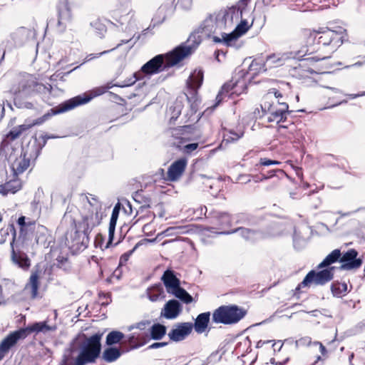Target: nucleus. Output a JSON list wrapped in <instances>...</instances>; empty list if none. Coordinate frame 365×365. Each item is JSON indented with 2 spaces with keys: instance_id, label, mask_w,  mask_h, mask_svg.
I'll return each mask as SVG.
<instances>
[{
  "instance_id": "nucleus-1",
  "label": "nucleus",
  "mask_w": 365,
  "mask_h": 365,
  "mask_svg": "<svg viewBox=\"0 0 365 365\" xmlns=\"http://www.w3.org/2000/svg\"><path fill=\"white\" fill-rule=\"evenodd\" d=\"M304 34L309 46L296 52L269 55L264 66L278 67L291 58L316 62L325 60L329 58L344 43L349 41L347 30L340 26L330 25L317 29H307Z\"/></svg>"
},
{
  "instance_id": "nucleus-2",
  "label": "nucleus",
  "mask_w": 365,
  "mask_h": 365,
  "mask_svg": "<svg viewBox=\"0 0 365 365\" xmlns=\"http://www.w3.org/2000/svg\"><path fill=\"white\" fill-rule=\"evenodd\" d=\"M52 86L49 83H43L32 74L20 73L12 84L10 92L13 96L14 104L19 108L32 109L34 104L27 98L39 96L45 102L50 100Z\"/></svg>"
},
{
  "instance_id": "nucleus-3",
  "label": "nucleus",
  "mask_w": 365,
  "mask_h": 365,
  "mask_svg": "<svg viewBox=\"0 0 365 365\" xmlns=\"http://www.w3.org/2000/svg\"><path fill=\"white\" fill-rule=\"evenodd\" d=\"M103 334H95L86 337L78 347L73 344L64 349L58 365H86L96 363L101 353V338Z\"/></svg>"
},
{
  "instance_id": "nucleus-4",
  "label": "nucleus",
  "mask_w": 365,
  "mask_h": 365,
  "mask_svg": "<svg viewBox=\"0 0 365 365\" xmlns=\"http://www.w3.org/2000/svg\"><path fill=\"white\" fill-rule=\"evenodd\" d=\"M242 17V10L239 7L232 6L225 11L222 14H210L201 24V25L189 36L187 41L180 44L183 48H190V55L197 49L202 42V35L208 38L215 34L220 24H226L227 21L232 23Z\"/></svg>"
},
{
  "instance_id": "nucleus-5",
  "label": "nucleus",
  "mask_w": 365,
  "mask_h": 365,
  "mask_svg": "<svg viewBox=\"0 0 365 365\" xmlns=\"http://www.w3.org/2000/svg\"><path fill=\"white\" fill-rule=\"evenodd\" d=\"M190 48H183L180 45L166 55L159 54L146 62L139 71L141 76H152L180 63L190 55Z\"/></svg>"
},
{
  "instance_id": "nucleus-6",
  "label": "nucleus",
  "mask_w": 365,
  "mask_h": 365,
  "mask_svg": "<svg viewBox=\"0 0 365 365\" xmlns=\"http://www.w3.org/2000/svg\"><path fill=\"white\" fill-rule=\"evenodd\" d=\"M76 230L66 237V245L73 251L85 250L89 243V235L97 225L81 220L75 225Z\"/></svg>"
},
{
  "instance_id": "nucleus-7",
  "label": "nucleus",
  "mask_w": 365,
  "mask_h": 365,
  "mask_svg": "<svg viewBox=\"0 0 365 365\" xmlns=\"http://www.w3.org/2000/svg\"><path fill=\"white\" fill-rule=\"evenodd\" d=\"M34 150L29 143L26 148H22L21 154L17 156L15 154V150L10 151L7 154V159L9 164L11 171L14 177H18L19 175L24 173L31 165V161H35L38 156H34L33 151Z\"/></svg>"
},
{
  "instance_id": "nucleus-8",
  "label": "nucleus",
  "mask_w": 365,
  "mask_h": 365,
  "mask_svg": "<svg viewBox=\"0 0 365 365\" xmlns=\"http://www.w3.org/2000/svg\"><path fill=\"white\" fill-rule=\"evenodd\" d=\"M57 327L56 325H48L47 321L36 322L28 325L26 327L20 328L19 329L10 333L4 339L9 347H13L19 340L24 339L29 334L35 333L47 334L50 331H55Z\"/></svg>"
},
{
  "instance_id": "nucleus-9",
  "label": "nucleus",
  "mask_w": 365,
  "mask_h": 365,
  "mask_svg": "<svg viewBox=\"0 0 365 365\" xmlns=\"http://www.w3.org/2000/svg\"><path fill=\"white\" fill-rule=\"evenodd\" d=\"M262 109V115H259V118L267 115V120L269 123H279L284 122L287 115L292 113L289 110V106L286 102H279L278 99L273 101H262L260 105Z\"/></svg>"
},
{
  "instance_id": "nucleus-10",
  "label": "nucleus",
  "mask_w": 365,
  "mask_h": 365,
  "mask_svg": "<svg viewBox=\"0 0 365 365\" xmlns=\"http://www.w3.org/2000/svg\"><path fill=\"white\" fill-rule=\"evenodd\" d=\"M132 0H118V9L112 11V17L120 25L127 24L124 31L128 33L132 38L135 35L136 26L133 20L134 12L130 7Z\"/></svg>"
},
{
  "instance_id": "nucleus-11",
  "label": "nucleus",
  "mask_w": 365,
  "mask_h": 365,
  "mask_svg": "<svg viewBox=\"0 0 365 365\" xmlns=\"http://www.w3.org/2000/svg\"><path fill=\"white\" fill-rule=\"evenodd\" d=\"M247 311L237 305L221 306L212 313V322L217 324H232L240 321Z\"/></svg>"
},
{
  "instance_id": "nucleus-12",
  "label": "nucleus",
  "mask_w": 365,
  "mask_h": 365,
  "mask_svg": "<svg viewBox=\"0 0 365 365\" xmlns=\"http://www.w3.org/2000/svg\"><path fill=\"white\" fill-rule=\"evenodd\" d=\"M58 19H51L47 23V27H54L59 33L66 31L73 19L71 6L68 0H59L56 6Z\"/></svg>"
},
{
  "instance_id": "nucleus-13",
  "label": "nucleus",
  "mask_w": 365,
  "mask_h": 365,
  "mask_svg": "<svg viewBox=\"0 0 365 365\" xmlns=\"http://www.w3.org/2000/svg\"><path fill=\"white\" fill-rule=\"evenodd\" d=\"M334 267H330L319 272L314 269L309 271L302 282L296 287V292H299L302 288L309 287L312 284L324 285L332 280L334 277Z\"/></svg>"
},
{
  "instance_id": "nucleus-14",
  "label": "nucleus",
  "mask_w": 365,
  "mask_h": 365,
  "mask_svg": "<svg viewBox=\"0 0 365 365\" xmlns=\"http://www.w3.org/2000/svg\"><path fill=\"white\" fill-rule=\"evenodd\" d=\"M92 97H81V96H77L74 98H72L63 103L60 104L58 107H55L51 108L49 111L45 113L43 116L36 119L34 122V125H40L48 120L51 116L54 115H57L59 113H64L69 110H71L76 106L83 105L91 98Z\"/></svg>"
},
{
  "instance_id": "nucleus-15",
  "label": "nucleus",
  "mask_w": 365,
  "mask_h": 365,
  "mask_svg": "<svg viewBox=\"0 0 365 365\" xmlns=\"http://www.w3.org/2000/svg\"><path fill=\"white\" fill-rule=\"evenodd\" d=\"M87 204L82 211V220L98 226L102 220V204L94 195L86 196Z\"/></svg>"
},
{
  "instance_id": "nucleus-16",
  "label": "nucleus",
  "mask_w": 365,
  "mask_h": 365,
  "mask_svg": "<svg viewBox=\"0 0 365 365\" xmlns=\"http://www.w3.org/2000/svg\"><path fill=\"white\" fill-rule=\"evenodd\" d=\"M29 125H20L13 128L3 138L0 143V168H5L6 160L7 159V154L9 152L14 151V148L10 144V141H13L23 133V132L28 130Z\"/></svg>"
},
{
  "instance_id": "nucleus-17",
  "label": "nucleus",
  "mask_w": 365,
  "mask_h": 365,
  "mask_svg": "<svg viewBox=\"0 0 365 365\" xmlns=\"http://www.w3.org/2000/svg\"><path fill=\"white\" fill-rule=\"evenodd\" d=\"M252 25V23L249 24L246 19H242L240 23L232 32L230 34L221 33V37L213 36L212 41L216 43H222L226 46H232L240 36L245 34L250 29Z\"/></svg>"
},
{
  "instance_id": "nucleus-18",
  "label": "nucleus",
  "mask_w": 365,
  "mask_h": 365,
  "mask_svg": "<svg viewBox=\"0 0 365 365\" xmlns=\"http://www.w3.org/2000/svg\"><path fill=\"white\" fill-rule=\"evenodd\" d=\"M192 125H184L172 128L169 130L170 144L175 148L181 149L182 145L191 140Z\"/></svg>"
},
{
  "instance_id": "nucleus-19",
  "label": "nucleus",
  "mask_w": 365,
  "mask_h": 365,
  "mask_svg": "<svg viewBox=\"0 0 365 365\" xmlns=\"http://www.w3.org/2000/svg\"><path fill=\"white\" fill-rule=\"evenodd\" d=\"M235 232L238 233L246 241L251 242H254L265 237L274 235V233L272 232L252 230L243 227L232 230L231 231L216 232V233L218 235H230Z\"/></svg>"
},
{
  "instance_id": "nucleus-20",
  "label": "nucleus",
  "mask_w": 365,
  "mask_h": 365,
  "mask_svg": "<svg viewBox=\"0 0 365 365\" xmlns=\"http://www.w3.org/2000/svg\"><path fill=\"white\" fill-rule=\"evenodd\" d=\"M359 253L355 249H350L343 255L341 254V259L340 262V269L341 270H351L359 268L363 263L361 258L357 257Z\"/></svg>"
},
{
  "instance_id": "nucleus-21",
  "label": "nucleus",
  "mask_w": 365,
  "mask_h": 365,
  "mask_svg": "<svg viewBox=\"0 0 365 365\" xmlns=\"http://www.w3.org/2000/svg\"><path fill=\"white\" fill-rule=\"evenodd\" d=\"M192 329L193 325L191 322L177 323L169 331L168 336L173 341H181L185 339L191 334Z\"/></svg>"
},
{
  "instance_id": "nucleus-22",
  "label": "nucleus",
  "mask_w": 365,
  "mask_h": 365,
  "mask_svg": "<svg viewBox=\"0 0 365 365\" xmlns=\"http://www.w3.org/2000/svg\"><path fill=\"white\" fill-rule=\"evenodd\" d=\"M150 340V335L146 332L138 331V330H133L129 334L126 335L125 342L128 344V348L124 351L138 349Z\"/></svg>"
},
{
  "instance_id": "nucleus-23",
  "label": "nucleus",
  "mask_w": 365,
  "mask_h": 365,
  "mask_svg": "<svg viewBox=\"0 0 365 365\" xmlns=\"http://www.w3.org/2000/svg\"><path fill=\"white\" fill-rule=\"evenodd\" d=\"M8 230H9L10 232H13L14 235V239L12 242L11 243L12 247L11 255V261L15 265L18 266L19 267L24 270L28 269L31 265L30 259H29L28 256L21 251H16L13 247L14 237L16 236V230L14 228V225L13 224L9 225Z\"/></svg>"
},
{
  "instance_id": "nucleus-24",
  "label": "nucleus",
  "mask_w": 365,
  "mask_h": 365,
  "mask_svg": "<svg viewBox=\"0 0 365 365\" xmlns=\"http://www.w3.org/2000/svg\"><path fill=\"white\" fill-rule=\"evenodd\" d=\"M182 312V305L178 299H170L161 309L160 316L167 319H176Z\"/></svg>"
},
{
  "instance_id": "nucleus-25",
  "label": "nucleus",
  "mask_w": 365,
  "mask_h": 365,
  "mask_svg": "<svg viewBox=\"0 0 365 365\" xmlns=\"http://www.w3.org/2000/svg\"><path fill=\"white\" fill-rule=\"evenodd\" d=\"M187 163L185 158H180L173 162L168 168V179L172 182L179 180L185 172Z\"/></svg>"
},
{
  "instance_id": "nucleus-26",
  "label": "nucleus",
  "mask_w": 365,
  "mask_h": 365,
  "mask_svg": "<svg viewBox=\"0 0 365 365\" xmlns=\"http://www.w3.org/2000/svg\"><path fill=\"white\" fill-rule=\"evenodd\" d=\"M212 223L217 226L220 232L227 231L226 229L232 225L233 217L225 212L214 211L212 214Z\"/></svg>"
},
{
  "instance_id": "nucleus-27",
  "label": "nucleus",
  "mask_w": 365,
  "mask_h": 365,
  "mask_svg": "<svg viewBox=\"0 0 365 365\" xmlns=\"http://www.w3.org/2000/svg\"><path fill=\"white\" fill-rule=\"evenodd\" d=\"M161 280L163 282L166 292L168 294L180 285V281L177 277L175 272L170 269H167L164 272L161 277Z\"/></svg>"
},
{
  "instance_id": "nucleus-28",
  "label": "nucleus",
  "mask_w": 365,
  "mask_h": 365,
  "mask_svg": "<svg viewBox=\"0 0 365 365\" xmlns=\"http://www.w3.org/2000/svg\"><path fill=\"white\" fill-rule=\"evenodd\" d=\"M58 136L54 135L43 134L40 136L41 141H39L36 137L33 138L29 143L34 149L33 150L34 156H39L41 150L46 145L48 139L58 138Z\"/></svg>"
},
{
  "instance_id": "nucleus-29",
  "label": "nucleus",
  "mask_w": 365,
  "mask_h": 365,
  "mask_svg": "<svg viewBox=\"0 0 365 365\" xmlns=\"http://www.w3.org/2000/svg\"><path fill=\"white\" fill-rule=\"evenodd\" d=\"M126 335L123 332L117 330H113L109 332L106 336V344L108 346H113L120 343L122 347L125 350L128 348V344L125 342Z\"/></svg>"
},
{
  "instance_id": "nucleus-30",
  "label": "nucleus",
  "mask_w": 365,
  "mask_h": 365,
  "mask_svg": "<svg viewBox=\"0 0 365 365\" xmlns=\"http://www.w3.org/2000/svg\"><path fill=\"white\" fill-rule=\"evenodd\" d=\"M172 11V6L170 4H163L161 5L155 15L152 19L151 24L148 27L150 29L151 26L155 27L157 25L162 24L165 19H166L167 15L169 12Z\"/></svg>"
},
{
  "instance_id": "nucleus-31",
  "label": "nucleus",
  "mask_w": 365,
  "mask_h": 365,
  "mask_svg": "<svg viewBox=\"0 0 365 365\" xmlns=\"http://www.w3.org/2000/svg\"><path fill=\"white\" fill-rule=\"evenodd\" d=\"M210 318V313L203 312L197 315V318L195 320V323L192 324L193 328L197 334L203 333L209 324Z\"/></svg>"
},
{
  "instance_id": "nucleus-32",
  "label": "nucleus",
  "mask_w": 365,
  "mask_h": 365,
  "mask_svg": "<svg viewBox=\"0 0 365 365\" xmlns=\"http://www.w3.org/2000/svg\"><path fill=\"white\" fill-rule=\"evenodd\" d=\"M237 82L233 83L232 81L225 83L221 88L217 96H216V103L214 105V108L217 107L220 102L222 101L225 96H227L231 93H236L235 88L237 87Z\"/></svg>"
},
{
  "instance_id": "nucleus-33",
  "label": "nucleus",
  "mask_w": 365,
  "mask_h": 365,
  "mask_svg": "<svg viewBox=\"0 0 365 365\" xmlns=\"http://www.w3.org/2000/svg\"><path fill=\"white\" fill-rule=\"evenodd\" d=\"M121 354L122 351L119 348L109 346V347L104 349L101 358L107 363H112L118 360Z\"/></svg>"
},
{
  "instance_id": "nucleus-34",
  "label": "nucleus",
  "mask_w": 365,
  "mask_h": 365,
  "mask_svg": "<svg viewBox=\"0 0 365 365\" xmlns=\"http://www.w3.org/2000/svg\"><path fill=\"white\" fill-rule=\"evenodd\" d=\"M341 259V250L339 249H335L331 253H329L320 264H319L317 269L327 267L336 262H340Z\"/></svg>"
},
{
  "instance_id": "nucleus-35",
  "label": "nucleus",
  "mask_w": 365,
  "mask_h": 365,
  "mask_svg": "<svg viewBox=\"0 0 365 365\" xmlns=\"http://www.w3.org/2000/svg\"><path fill=\"white\" fill-rule=\"evenodd\" d=\"M147 296L151 302H156L165 298L164 290L161 284H156L147 289Z\"/></svg>"
},
{
  "instance_id": "nucleus-36",
  "label": "nucleus",
  "mask_w": 365,
  "mask_h": 365,
  "mask_svg": "<svg viewBox=\"0 0 365 365\" xmlns=\"http://www.w3.org/2000/svg\"><path fill=\"white\" fill-rule=\"evenodd\" d=\"M233 222L236 224L254 225L258 222V220L251 214L241 212L232 216Z\"/></svg>"
},
{
  "instance_id": "nucleus-37",
  "label": "nucleus",
  "mask_w": 365,
  "mask_h": 365,
  "mask_svg": "<svg viewBox=\"0 0 365 365\" xmlns=\"http://www.w3.org/2000/svg\"><path fill=\"white\" fill-rule=\"evenodd\" d=\"M166 334V327L163 324L157 323L150 327L149 331L150 339L160 340Z\"/></svg>"
},
{
  "instance_id": "nucleus-38",
  "label": "nucleus",
  "mask_w": 365,
  "mask_h": 365,
  "mask_svg": "<svg viewBox=\"0 0 365 365\" xmlns=\"http://www.w3.org/2000/svg\"><path fill=\"white\" fill-rule=\"evenodd\" d=\"M203 81V71L195 70L189 76L187 84L192 88H198Z\"/></svg>"
},
{
  "instance_id": "nucleus-39",
  "label": "nucleus",
  "mask_w": 365,
  "mask_h": 365,
  "mask_svg": "<svg viewBox=\"0 0 365 365\" xmlns=\"http://www.w3.org/2000/svg\"><path fill=\"white\" fill-rule=\"evenodd\" d=\"M170 294L186 304H190L193 301V297L180 285Z\"/></svg>"
},
{
  "instance_id": "nucleus-40",
  "label": "nucleus",
  "mask_w": 365,
  "mask_h": 365,
  "mask_svg": "<svg viewBox=\"0 0 365 365\" xmlns=\"http://www.w3.org/2000/svg\"><path fill=\"white\" fill-rule=\"evenodd\" d=\"M29 289L31 290V298L35 299L38 295V275L36 272H34L31 275L29 282L25 287V289Z\"/></svg>"
},
{
  "instance_id": "nucleus-41",
  "label": "nucleus",
  "mask_w": 365,
  "mask_h": 365,
  "mask_svg": "<svg viewBox=\"0 0 365 365\" xmlns=\"http://www.w3.org/2000/svg\"><path fill=\"white\" fill-rule=\"evenodd\" d=\"M183 108V105L181 101H176L169 108L168 113L170 115V122L175 123V121L180 116L182 110Z\"/></svg>"
},
{
  "instance_id": "nucleus-42",
  "label": "nucleus",
  "mask_w": 365,
  "mask_h": 365,
  "mask_svg": "<svg viewBox=\"0 0 365 365\" xmlns=\"http://www.w3.org/2000/svg\"><path fill=\"white\" fill-rule=\"evenodd\" d=\"M150 324L151 322L150 320H143L128 326L127 329L129 331H132L133 330H138V331L146 332L147 334H149Z\"/></svg>"
},
{
  "instance_id": "nucleus-43",
  "label": "nucleus",
  "mask_w": 365,
  "mask_h": 365,
  "mask_svg": "<svg viewBox=\"0 0 365 365\" xmlns=\"http://www.w3.org/2000/svg\"><path fill=\"white\" fill-rule=\"evenodd\" d=\"M331 290L334 297H340L347 292V284L344 282H334L331 285Z\"/></svg>"
},
{
  "instance_id": "nucleus-44",
  "label": "nucleus",
  "mask_w": 365,
  "mask_h": 365,
  "mask_svg": "<svg viewBox=\"0 0 365 365\" xmlns=\"http://www.w3.org/2000/svg\"><path fill=\"white\" fill-rule=\"evenodd\" d=\"M143 76H141V73L138 71L134 73L132 76L126 78L121 83H117L114 84V86L120 87V88H124V87H128L132 85H133L137 81H140L143 79Z\"/></svg>"
},
{
  "instance_id": "nucleus-45",
  "label": "nucleus",
  "mask_w": 365,
  "mask_h": 365,
  "mask_svg": "<svg viewBox=\"0 0 365 365\" xmlns=\"http://www.w3.org/2000/svg\"><path fill=\"white\" fill-rule=\"evenodd\" d=\"M243 134L244 133L242 131L237 133L233 130H229L223 134L224 140L227 143L235 142L242 138Z\"/></svg>"
},
{
  "instance_id": "nucleus-46",
  "label": "nucleus",
  "mask_w": 365,
  "mask_h": 365,
  "mask_svg": "<svg viewBox=\"0 0 365 365\" xmlns=\"http://www.w3.org/2000/svg\"><path fill=\"white\" fill-rule=\"evenodd\" d=\"M91 26L100 38H102L106 31V26L98 19H96L91 22Z\"/></svg>"
},
{
  "instance_id": "nucleus-47",
  "label": "nucleus",
  "mask_w": 365,
  "mask_h": 365,
  "mask_svg": "<svg viewBox=\"0 0 365 365\" xmlns=\"http://www.w3.org/2000/svg\"><path fill=\"white\" fill-rule=\"evenodd\" d=\"M132 39V38H130L129 39H125V40H122L121 42L118 44H117V46L111 49H109V50H106V51H102V52H100V53H91L89 55H88L86 58V61H89L91 60H93L94 58H98L106 53H108L112 51H114L115 49H116L117 48L120 47L121 45L123 44H125V43H128L129 41H130Z\"/></svg>"
},
{
  "instance_id": "nucleus-48",
  "label": "nucleus",
  "mask_w": 365,
  "mask_h": 365,
  "mask_svg": "<svg viewBox=\"0 0 365 365\" xmlns=\"http://www.w3.org/2000/svg\"><path fill=\"white\" fill-rule=\"evenodd\" d=\"M279 98H283L282 94L276 88H271L267 93L264 96L263 101H273L276 99L279 101Z\"/></svg>"
},
{
  "instance_id": "nucleus-49",
  "label": "nucleus",
  "mask_w": 365,
  "mask_h": 365,
  "mask_svg": "<svg viewBox=\"0 0 365 365\" xmlns=\"http://www.w3.org/2000/svg\"><path fill=\"white\" fill-rule=\"evenodd\" d=\"M185 227L182 226H176V227H168L164 233L165 235L169 236L175 234H181L184 233L185 231Z\"/></svg>"
},
{
  "instance_id": "nucleus-50",
  "label": "nucleus",
  "mask_w": 365,
  "mask_h": 365,
  "mask_svg": "<svg viewBox=\"0 0 365 365\" xmlns=\"http://www.w3.org/2000/svg\"><path fill=\"white\" fill-rule=\"evenodd\" d=\"M113 86H114L113 85H110V84H108V86L105 88H97L96 89H95L93 91L94 92V94L93 95H91V94H83V95H80L81 97H92L88 102H89L93 98L96 97V96H100L103 93H104L107 89L108 88H112Z\"/></svg>"
},
{
  "instance_id": "nucleus-51",
  "label": "nucleus",
  "mask_w": 365,
  "mask_h": 365,
  "mask_svg": "<svg viewBox=\"0 0 365 365\" xmlns=\"http://www.w3.org/2000/svg\"><path fill=\"white\" fill-rule=\"evenodd\" d=\"M6 187L9 191L11 192L12 193H15L19 190H20L21 183L16 180H14L13 182L10 181L6 184Z\"/></svg>"
},
{
  "instance_id": "nucleus-52",
  "label": "nucleus",
  "mask_w": 365,
  "mask_h": 365,
  "mask_svg": "<svg viewBox=\"0 0 365 365\" xmlns=\"http://www.w3.org/2000/svg\"><path fill=\"white\" fill-rule=\"evenodd\" d=\"M17 223L20 227L21 232H23L24 228H26V227H29L35 224L34 222L31 221H29L28 222H26V217L24 216H21L20 217H19Z\"/></svg>"
},
{
  "instance_id": "nucleus-53",
  "label": "nucleus",
  "mask_w": 365,
  "mask_h": 365,
  "mask_svg": "<svg viewBox=\"0 0 365 365\" xmlns=\"http://www.w3.org/2000/svg\"><path fill=\"white\" fill-rule=\"evenodd\" d=\"M267 174L269 178H272L274 176H277L278 178H281L287 175L286 173L282 169L271 170L268 171Z\"/></svg>"
},
{
  "instance_id": "nucleus-54",
  "label": "nucleus",
  "mask_w": 365,
  "mask_h": 365,
  "mask_svg": "<svg viewBox=\"0 0 365 365\" xmlns=\"http://www.w3.org/2000/svg\"><path fill=\"white\" fill-rule=\"evenodd\" d=\"M199 146L197 143H188L182 145V148L183 149L184 153L187 154L192 153V151L195 150Z\"/></svg>"
},
{
  "instance_id": "nucleus-55",
  "label": "nucleus",
  "mask_w": 365,
  "mask_h": 365,
  "mask_svg": "<svg viewBox=\"0 0 365 365\" xmlns=\"http://www.w3.org/2000/svg\"><path fill=\"white\" fill-rule=\"evenodd\" d=\"M11 348L9 347L8 344L3 339L0 344V361L4 359L6 354L9 351Z\"/></svg>"
},
{
  "instance_id": "nucleus-56",
  "label": "nucleus",
  "mask_w": 365,
  "mask_h": 365,
  "mask_svg": "<svg viewBox=\"0 0 365 365\" xmlns=\"http://www.w3.org/2000/svg\"><path fill=\"white\" fill-rule=\"evenodd\" d=\"M282 163L278 160H270L267 158H261L259 160V165L263 166H269L274 165H279Z\"/></svg>"
},
{
  "instance_id": "nucleus-57",
  "label": "nucleus",
  "mask_w": 365,
  "mask_h": 365,
  "mask_svg": "<svg viewBox=\"0 0 365 365\" xmlns=\"http://www.w3.org/2000/svg\"><path fill=\"white\" fill-rule=\"evenodd\" d=\"M192 3V0H178V4H179V6L185 10L190 9Z\"/></svg>"
},
{
  "instance_id": "nucleus-58",
  "label": "nucleus",
  "mask_w": 365,
  "mask_h": 365,
  "mask_svg": "<svg viewBox=\"0 0 365 365\" xmlns=\"http://www.w3.org/2000/svg\"><path fill=\"white\" fill-rule=\"evenodd\" d=\"M115 230L114 228H109L108 227V240L107 242V244L106 245V248H108L110 245H113V241L114 239V235H115Z\"/></svg>"
},
{
  "instance_id": "nucleus-59",
  "label": "nucleus",
  "mask_w": 365,
  "mask_h": 365,
  "mask_svg": "<svg viewBox=\"0 0 365 365\" xmlns=\"http://www.w3.org/2000/svg\"><path fill=\"white\" fill-rule=\"evenodd\" d=\"M238 180L242 183H248L251 181V175L242 174L238 177Z\"/></svg>"
},
{
  "instance_id": "nucleus-60",
  "label": "nucleus",
  "mask_w": 365,
  "mask_h": 365,
  "mask_svg": "<svg viewBox=\"0 0 365 365\" xmlns=\"http://www.w3.org/2000/svg\"><path fill=\"white\" fill-rule=\"evenodd\" d=\"M100 298L106 299V302H102V305H108L111 302L110 294L109 293H101L99 294Z\"/></svg>"
},
{
  "instance_id": "nucleus-61",
  "label": "nucleus",
  "mask_w": 365,
  "mask_h": 365,
  "mask_svg": "<svg viewBox=\"0 0 365 365\" xmlns=\"http://www.w3.org/2000/svg\"><path fill=\"white\" fill-rule=\"evenodd\" d=\"M311 342V338L307 336L301 338L299 340L297 341V344L300 345H309Z\"/></svg>"
},
{
  "instance_id": "nucleus-62",
  "label": "nucleus",
  "mask_w": 365,
  "mask_h": 365,
  "mask_svg": "<svg viewBox=\"0 0 365 365\" xmlns=\"http://www.w3.org/2000/svg\"><path fill=\"white\" fill-rule=\"evenodd\" d=\"M168 342H155L149 346V349H158L168 345Z\"/></svg>"
},
{
  "instance_id": "nucleus-63",
  "label": "nucleus",
  "mask_w": 365,
  "mask_h": 365,
  "mask_svg": "<svg viewBox=\"0 0 365 365\" xmlns=\"http://www.w3.org/2000/svg\"><path fill=\"white\" fill-rule=\"evenodd\" d=\"M120 203H117L113 209L111 217H118L120 212Z\"/></svg>"
},
{
  "instance_id": "nucleus-64",
  "label": "nucleus",
  "mask_w": 365,
  "mask_h": 365,
  "mask_svg": "<svg viewBox=\"0 0 365 365\" xmlns=\"http://www.w3.org/2000/svg\"><path fill=\"white\" fill-rule=\"evenodd\" d=\"M314 344L315 345H319V349H320V352L321 354L323 355V356H326L327 353V349L325 348V346L319 341H315L314 343Z\"/></svg>"
}]
</instances>
